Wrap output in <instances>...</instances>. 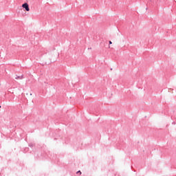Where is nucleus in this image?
I'll list each match as a JSON object with an SVG mask.
<instances>
[{
  "label": "nucleus",
  "mask_w": 176,
  "mask_h": 176,
  "mask_svg": "<svg viewBox=\"0 0 176 176\" xmlns=\"http://www.w3.org/2000/svg\"><path fill=\"white\" fill-rule=\"evenodd\" d=\"M22 7L25 9L26 11H30L29 5L28 3H24L22 6Z\"/></svg>",
  "instance_id": "obj_1"
},
{
  "label": "nucleus",
  "mask_w": 176,
  "mask_h": 176,
  "mask_svg": "<svg viewBox=\"0 0 176 176\" xmlns=\"http://www.w3.org/2000/svg\"><path fill=\"white\" fill-rule=\"evenodd\" d=\"M76 174H80V175H81L80 170H78L77 173H76Z\"/></svg>",
  "instance_id": "obj_2"
},
{
  "label": "nucleus",
  "mask_w": 176,
  "mask_h": 176,
  "mask_svg": "<svg viewBox=\"0 0 176 176\" xmlns=\"http://www.w3.org/2000/svg\"><path fill=\"white\" fill-rule=\"evenodd\" d=\"M109 45H112V42L111 41H109Z\"/></svg>",
  "instance_id": "obj_3"
},
{
  "label": "nucleus",
  "mask_w": 176,
  "mask_h": 176,
  "mask_svg": "<svg viewBox=\"0 0 176 176\" xmlns=\"http://www.w3.org/2000/svg\"><path fill=\"white\" fill-rule=\"evenodd\" d=\"M1 108V106H0V109Z\"/></svg>",
  "instance_id": "obj_4"
}]
</instances>
